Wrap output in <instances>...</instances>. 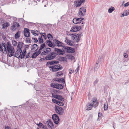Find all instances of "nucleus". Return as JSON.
<instances>
[{
	"label": "nucleus",
	"instance_id": "1",
	"mask_svg": "<svg viewBox=\"0 0 129 129\" xmlns=\"http://www.w3.org/2000/svg\"><path fill=\"white\" fill-rule=\"evenodd\" d=\"M69 35L71 37L72 39L75 40L77 43L79 42L82 36L81 33L79 34L75 33V34H70Z\"/></svg>",
	"mask_w": 129,
	"mask_h": 129
},
{
	"label": "nucleus",
	"instance_id": "2",
	"mask_svg": "<svg viewBox=\"0 0 129 129\" xmlns=\"http://www.w3.org/2000/svg\"><path fill=\"white\" fill-rule=\"evenodd\" d=\"M50 70L52 72H55L60 70L62 69V67L59 64L56 65L49 67Z\"/></svg>",
	"mask_w": 129,
	"mask_h": 129
},
{
	"label": "nucleus",
	"instance_id": "3",
	"mask_svg": "<svg viewBox=\"0 0 129 129\" xmlns=\"http://www.w3.org/2000/svg\"><path fill=\"white\" fill-rule=\"evenodd\" d=\"M54 109L56 112L59 115H62L63 114L64 110L61 107L56 105L54 107Z\"/></svg>",
	"mask_w": 129,
	"mask_h": 129
},
{
	"label": "nucleus",
	"instance_id": "4",
	"mask_svg": "<svg viewBox=\"0 0 129 129\" xmlns=\"http://www.w3.org/2000/svg\"><path fill=\"white\" fill-rule=\"evenodd\" d=\"M56 57V54L55 52H51L45 57V59L46 60H53Z\"/></svg>",
	"mask_w": 129,
	"mask_h": 129
},
{
	"label": "nucleus",
	"instance_id": "5",
	"mask_svg": "<svg viewBox=\"0 0 129 129\" xmlns=\"http://www.w3.org/2000/svg\"><path fill=\"white\" fill-rule=\"evenodd\" d=\"M83 25L79 26H73L71 28L70 31L73 32L78 31L83 28Z\"/></svg>",
	"mask_w": 129,
	"mask_h": 129
},
{
	"label": "nucleus",
	"instance_id": "6",
	"mask_svg": "<svg viewBox=\"0 0 129 129\" xmlns=\"http://www.w3.org/2000/svg\"><path fill=\"white\" fill-rule=\"evenodd\" d=\"M51 85L52 87L58 89H62L64 87L63 85L62 84L52 83Z\"/></svg>",
	"mask_w": 129,
	"mask_h": 129
},
{
	"label": "nucleus",
	"instance_id": "7",
	"mask_svg": "<svg viewBox=\"0 0 129 129\" xmlns=\"http://www.w3.org/2000/svg\"><path fill=\"white\" fill-rule=\"evenodd\" d=\"M52 117L54 123L56 124H58L60 121L58 116L56 114H55L52 115Z\"/></svg>",
	"mask_w": 129,
	"mask_h": 129
},
{
	"label": "nucleus",
	"instance_id": "8",
	"mask_svg": "<svg viewBox=\"0 0 129 129\" xmlns=\"http://www.w3.org/2000/svg\"><path fill=\"white\" fill-rule=\"evenodd\" d=\"M54 51H55V52L56 54V56L57 55H63L65 53V52L63 50L57 48H55Z\"/></svg>",
	"mask_w": 129,
	"mask_h": 129
},
{
	"label": "nucleus",
	"instance_id": "9",
	"mask_svg": "<svg viewBox=\"0 0 129 129\" xmlns=\"http://www.w3.org/2000/svg\"><path fill=\"white\" fill-rule=\"evenodd\" d=\"M64 49L67 50L66 52L68 53H73L75 52V50L74 48L70 47H65Z\"/></svg>",
	"mask_w": 129,
	"mask_h": 129
},
{
	"label": "nucleus",
	"instance_id": "10",
	"mask_svg": "<svg viewBox=\"0 0 129 129\" xmlns=\"http://www.w3.org/2000/svg\"><path fill=\"white\" fill-rule=\"evenodd\" d=\"M102 58V57H99L98 58V61L96 62V64L94 67V70L97 71L99 68V67L101 64V61L100 60Z\"/></svg>",
	"mask_w": 129,
	"mask_h": 129
},
{
	"label": "nucleus",
	"instance_id": "11",
	"mask_svg": "<svg viewBox=\"0 0 129 129\" xmlns=\"http://www.w3.org/2000/svg\"><path fill=\"white\" fill-rule=\"evenodd\" d=\"M53 41V43L55 44L56 46H57L59 47L63 46V43L57 39H54Z\"/></svg>",
	"mask_w": 129,
	"mask_h": 129
},
{
	"label": "nucleus",
	"instance_id": "12",
	"mask_svg": "<svg viewBox=\"0 0 129 129\" xmlns=\"http://www.w3.org/2000/svg\"><path fill=\"white\" fill-rule=\"evenodd\" d=\"M22 52L21 49H17L15 54L14 56L17 58H19L21 56V53Z\"/></svg>",
	"mask_w": 129,
	"mask_h": 129
},
{
	"label": "nucleus",
	"instance_id": "13",
	"mask_svg": "<svg viewBox=\"0 0 129 129\" xmlns=\"http://www.w3.org/2000/svg\"><path fill=\"white\" fill-rule=\"evenodd\" d=\"M59 63V62L57 60H52L50 61L47 62L46 65L47 66H49V65H55Z\"/></svg>",
	"mask_w": 129,
	"mask_h": 129
},
{
	"label": "nucleus",
	"instance_id": "14",
	"mask_svg": "<svg viewBox=\"0 0 129 129\" xmlns=\"http://www.w3.org/2000/svg\"><path fill=\"white\" fill-rule=\"evenodd\" d=\"M24 34L26 37H29L30 36V33L29 30L27 28H25L24 30Z\"/></svg>",
	"mask_w": 129,
	"mask_h": 129
},
{
	"label": "nucleus",
	"instance_id": "15",
	"mask_svg": "<svg viewBox=\"0 0 129 129\" xmlns=\"http://www.w3.org/2000/svg\"><path fill=\"white\" fill-rule=\"evenodd\" d=\"M20 25L18 23L14 22L13 23V25L11 26V28L13 30V31H14L16 30V28L14 29V28L17 27L18 28L19 27Z\"/></svg>",
	"mask_w": 129,
	"mask_h": 129
},
{
	"label": "nucleus",
	"instance_id": "16",
	"mask_svg": "<svg viewBox=\"0 0 129 129\" xmlns=\"http://www.w3.org/2000/svg\"><path fill=\"white\" fill-rule=\"evenodd\" d=\"M93 107V104L90 103H88L86 105V109L87 110H91Z\"/></svg>",
	"mask_w": 129,
	"mask_h": 129
},
{
	"label": "nucleus",
	"instance_id": "17",
	"mask_svg": "<svg viewBox=\"0 0 129 129\" xmlns=\"http://www.w3.org/2000/svg\"><path fill=\"white\" fill-rule=\"evenodd\" d=\"M46 42L47 45L50 47H53L55 46V44L53 43L50 40H47Z\"/></svg>",
	"mask_w": 129,
	"mask_h": 129
},
{
	"label": "nucleus",
	"instance_id": "18",
	"mask_svg": "<svg viewBox=\"0 0 129 129\" xmlns=\"http://www.w3.org/2000/svg\"><path fill=\"white\" fill-rule=\"evenodd\" d=\"M66 39L65 40V42L68 45L71 46H73V45L72 43L71 42L70 40L68 39L67 37H66L65 38Z\"/></svg>",
	"mask_w": 129,
	"mask_h": 129
},
{
	"label": "nucleus",
	"instance_id": "19",
	"mask_svg": "<svg viewBox=\"0 0 129 129\" xmlns=\"http://www.w3.org/2000/svg\"><path fill=\"white\" fill-rule=\"evenodd\" d=\"M92 101L93 104L94 105V107L95 108L99 104V102L97 101V99L96 98H94L93 99Z\"/></svg>",
	"mask_w": 129,
	"mask_h": 129
},
{
	"label": "nucleus",
	"instance_id": "20",
	"mask_svg": "<svg viewBox=\"0 0 129 129\" xmlns=\"http://www.w3.org/2000/svg\"><path fill=\"white\" fill-rule=\"evenodd\" d=\"M41 51H38L35 52L33 54L31 57L32 58H36L41 53Z\"/></svg>",
	"mask_w": 129,
	"mask_h": 129
},
{
	"label": "nucleus",
	"instance_id": "21",
	"mask_svg": "<svg viewBox=\"0 0 129 129\" xmlns=\"http://www.w3.org/2000/svg\"><path fill=\"white\" fill-rule=\"evenodd\" d=\"M85 0H79L76 2L75 6H79L81 5V4L84 2Z\"/></svg>",
	"mask_w": 129,
	"mask_h": 129
},
{
	"label": "nucleus",
	"instance_id": "22",
	"mask_svg": "<svg viewBox=\"0 0 129 129\" xmlns=\"http://www.w3.org/2000/svg\"><path fill=\"white\" fill-rule=\"evenodd\" d=\"M54 81H57L58 82L60 83H65V80L63 78H61L57 80H56V79H54Z\"/></svg>",
	"mask_w": 129,
	"mask_h": 129
},
{
	"label": "nucleus",
	"instance_id": "23",
	"mask_svg": "<svg viewBox=\"0 0 129 129\" xmlns=\"http://www.w3.org/2000/svg\"><path fill=\"white\" fill-rule=\"evenodd\" d=\"M47 123L49 128H50L51 129H52L53 128L54 125L52 122L50 121H47Z\"/></svg>",
	"mask_w": 129,
	"mask_h": 129
},
{
	"label": "nucleus",
	"instance_id": "24",
	"mask_svg": "<svg viewBox=\"0 0 129 129\" xmlns=\"http://www.w3.org/2000/svg\"><path fill=\"white\" fill-rule=\"evenodd\" d=\"M26 53V49H24L22 52V53H21V56L20 57L21 59H22L25 56Z\"/></svg>",
	"mask_w": 129,
	"mask_h": 129
},
{
	"label": "nucleus",
	"instance_id": "25",
	"mask_svg": "<svg viewBox=\"0 0 129 129\" xmlns=\"http://www.w3.org/2000/svg\"><path fill=\"white\" fill-rule=\"evenodd\" d=\"M32 48L31 49V50H33L34 51H37L39 47L38 45L37 44H34L32 45Z\"/></svg>",
	"mask_w": 129,
	"mask_h": 129
},
{
	"label": "nucleus",
	"instance_id": "26",
	"mask_svg": "<svg viewBox=\"0 0 129 129\" xmlns=\"http://www.w3.org/2000/svg\"><path fill=\"white\" fill-rule=\"evenodd\" d=\"M23 44V43L22 42H20L18 43L17 46V49H21Z\"/></svg>",
	"mask_w": 129,
	"mask_h": 129
},
{
	"label": "nucleus",
	"instance_id": "27",
	"mask_svg": "<svg viewBox=\"0 0 129 129\" xmlns=\"http://www.w3.org/2000/svg\"><path fill=\"white\" fill-rule=\"evenodd\" d=\"M10 24L8 22H6V23H5L2 24V28L3 29H4L5 27H7Z\"/></svg>",
	"mask_w": 129,
	"mask_h": 129
},
{
	"label": "nucleus",
	"instance_id": "28",
	"mask_svg": "<svg viewBox=\"0 0 129 129\" xmlns=\"http://www.w3.org/2000/svg\"><path fill=\"white\" fill-rule=\"evenodd\" d=\"M82 10H79V11L78 14V16L80 17H82L84 15L85 13H84V12H83Z\"/></svg>",
	"mask_w": 129,
	"mask_h": 129
},
{
	"label": "nucleus",
	"instance_id": "29",
	"mask_svg": "<svg viewBox=\"0 0 129 129\" xmlns=\"http://www.w3.org/2000/svg\"><path fill=\"white\" fill-rule=\"evenodd\" d=\"M58 60L61 61H65L67 62V58L66 57H60L58 58Z\"/></svg>",
	"mask_w": 129,
	"mask_h": 129
},
{
	"label": "nucleus",
	"instance_id": "30",
	"mask_svg": "<svg viewBox=\"0 0 129 129\" xmlns=\"http://www.w3.org/2000/svg\"><path fill=\"white\" fill-rule=\"evenodd\" d=\"M57 99L60 100L62 102L64 101V99L63 97L61 95H58Z\"/></svg>",
	"mask_w": 129,
	"mask_h": 129
},
{
	"label": "nucleus",
	"instance_id": "31",
	"mask_svg": "<svg viewBox=\"0 0 129 129\" xmlns=\"http://www.w3.org/2000/svg\"><path fill=\"white\" fill-rule=\"evenodd\" d=\"M20 31H18L15 35V38L16 39H18L20 37Z\"/></svg>",
	"mask_w": 129,
	"mask_h": 129
},
{
	"label": "nucleus",
	"instance_id": "32",
	"mask_svg": "<svg viewBox=\"0 0 129 129\" xmlns=\"http://www.w3.org/2000/svg\"><path fill=\"white\" fill-rule=\"evenodd\" d=\"M79 10H82L84 13H85L86 12V8L85 7H82L79 8Z\"/></svg>",
	"mask_w": 129,
	"mask_h": 129
},
{
	"label": "nucleus",
	"instance_id": "33",
	"mask_svg": "<svg viewBox=\"0 0 129 129\" xmlns=\"http://www.w3.org/2000/svg\"><path fill=\"white\" fill-rule=\"evenodd\" d=\"M47 37L49 40H52L53 39V37L52 35L50 33H48L47 34Z\"/></svg>",
	"mask_w": 129,
	"mask_h": 129
},
{
	"label": "nucleus",
	"instance_id": "34",
	"mask_svg": "<svg viewBox=\"0 0 129 129\" xmlns=\"http://www.w3.org/2000/svg\"><path fill=\"white\" fill-rule=\"evenodd\" d=\"M45 46L46 45L44 43H43V44H42L40 46V48L39 49L38 51H41V50L43 48H44L45 47Z\"/></svg>",
	"mask_w": 129,
	"mask_h": 129
},
{
	"label": "nucleus",
	"instance_id": "35",
	"mask_svg": "<svg viewBox=\"0 0 129 129\" xmlns=\"http://www.w3.org/2000/svg\"><path fill=\"white\" fill-rule=\"evenodd\" d=\"M129 10L128 9L127 10L125 11V12H124L122 14L123 16H127L129 14Z\"/></svg>",
	"mask_w": 129,
	"mask_h": 129
},
{
	"label": "nucleus",
	"instance_id": "36",
	"mask_svg": "<svg viewBox=\"0 0 129 129\" xmlns=\"http://www.w3.org/2000/svg\"><path fill=\"white\" fill-rule=\"evenodd\" d=\"M115 10L114 7H111L108 10V12L109 13H112Z\"/></svg>",
	"mask_w": 129,
	"mask_h": 129
},
{
	"label": "nucleus",
	"instance_id": "37",
	"mask_svg": "<svg viewBox=\"0 0 129 129\" xmlns=\"http://www.w3.org/2000/svg\"><path fill=\"white\" fill-rule=\"evenodd\" d=\"M10 52V54L8 56L9 57H11L12 56H13L14 55V54L15 52V50L13 48V50H11Z\"/></svg>",
	"mask_w": 129,
	"mask_h": 129
},
{
	"label": "nucleus",
	"instance_id": "38",
	"mask_svg": "<svg viewBox=\"0 0 129 129\" xmlns=\"http://www.w3.org/2000/svg\"><path fill=\"white\" fill-rule=\"evenodd\" d=\"M45 50L46 51L48 54V53L50 52L51 51V49L50 48H46L45 49Z\"/></svg>",
	"mask_w": 129,
	"mask_h": 129
},
{
	"label": "nucleus",
	"instance_id": "39",
	"mask_svg": "<svg viewBox=\"0 0 129 129\" xmlns=\"http://www.w3.org/2000/svg\"><path fill=\"white\" fill-rule=\"evenodd\" d=\"M36 31H38L36 30V31L33 30H31V33H32L33 35H34L35 36L36 35H38V34L36 32Z\"/></svg>",
	"mask_w": 129,
	"mask_h": 129
},
{
	"label": "nucleus",
	"instance_id": "40",
	"mask_svg": "<svg viewBox=\"0 0 129 129\" xmlns=\"http://www.w3.org/2000/svg\"><path fill=\"white\" fill-rule=\"evenodd\" d=\"M63 73L62 71H60L59 72H57L56 74V76H59L61 75H62Z\"/></svg>",
	"mask_w": 129,
	"mask_h": 129
},
{
	"label": "nucleus",
	"instance_id": "41",
	"mask_svg": "<svg viewBox=\"0 0 129 129\" xmlns=\"http://www.w3.org/2000/svg\"><path fill=\"white\" fill-rule=\"evenodd\" d=\"M13 45L14 46H16L17 44V42L15 40H13L12 41Z\"/></svg>",
	"mask_w": 129,
	"mask_h": 129
},
{
	"label": "nucleus",
	"instance_id": "42",
	"mask_svg": "<svg viewBox=\"0 0 129 129\" xmlns=\"http://www.w3.org/2000/svg\"><path fill=\"white\" fill-rule=\"evenodd\" d=\"M67 56H68V58L72 60L75 59L74 57V56L72 55H67Z\"/></svg>",
	"mask_w": 129,
	"mask_h": 129
},
{
	"label": "nucleus",
	"instance_id": "43",
	"mask_svg": "<svg viewBox=\"0 0 129 129\" xmlns=\"http://www.w3.org/2000/svg\"><path fill=\"white\" fill-rule=\"evenodd\" d=\"M40 34L41 37H43L44 38V39H46V35L45 33H41Z\"/></svg>",
	"mask_w": 129,
	"mask_h": 129
},
{
	"label": "nucleus",
	"instance_id": "44",
	"mask_svg": "<svg viewBox=\"0 0 129 129\" xmlns=\"http://www.w3.org/2000/svg\"><path fill=\"white\" fill-rule=\"evenodd\" d=\"M39 127L40 128H42L43 129L45 127L44 126L43 124L41 122H39Z\"/></svg>",
	"mask_w": 129,
	"mask_h": 129
},
{
	"label": "nucleus",
	"instance_id": "45",
	"mask_svg": "<svg viewBox=\"0 0 129 129\" xmlns=\"http://www.w3.org/2000/svg\"><path fill=\"white\" fill-rule=\"evenodd\" d=\"M57 104L60 106H63L64 105V103L59 101H58Z\"/></svg>",
	"mask_w": 129,
	"mask_h": 129
},
{
	"label": "nucleus",
	"instance_id": "46",
	"mask_svg": "<svg viewBox=\"0 0 129 129\" xmlns=\"http://www.w3.org/2000/svg\"><path fill=\"white\" fill-rule=\"evenodd\" d=\"M108 108V105L107 104V105L105 104L104 106V109L105 111H106L107 110Z\"/></svg>",
	"mask_w": 129,
	"mask_h": 129
},
{
	"label": "nucleus",
	"instance_id": "47",
	"mask_svg": "<svg viewBox=\"0 0 129 129\" xmlns=\"http://www.w3.org/2000/svg\"><path fill=\"white\" fill-rule=\"evenodd\" d=\"M38 40H39V43H43V39L42 38H41L40 37H39L38 39Z\"/></svg>",
	"mask_w": 129,
	"mask_h": 129
},
{
	"label": "nucleus",
	"instance_id": "48",
	"mask_svg": "<svg viewBox=\"0 0 129 129\" xmlns=\"http://www.w3.org/2000/svg\"><path fill=\"white\" fill-rule=\"evenodd\" d=\"M69 74H71L73 73L74 70L70 68L69 69Z\"/></svg>",
	"mask_w": 129,
	"mask_h": 129
},
{
	"label": "nucleus",
	"instance_id": "49",
	"mask_svg": "<svg viewBox=\"0 0 129 129\" xmlns=\"http://www.w3.org/2000/svg\"><path fill=\"white\" fill-rule=\"evenodd\" d=\"M52 101L54 103L57 104L58 103V102L59 100H58L56 99H52Z\"/></svg>",
	"mask_w": 129,
	"mask_h": 129
},
{
	"label": "nucleus",
	"instance_id": "50",
	"mask_svg": "<svg viewBox=\"0 0 129 129\" xmlns=\"http://www.w3.org/2000/svg\"><path fill=\"white\" fill-rule=\"evenodd\" d=\"M47 52H46V51L45 50L44 51L42 52V53H41V54L42 55H45L47 54Z\"/></svg>",
	"mask_w": 129,
	"mask_h": 129
},
{
	"label": "nucleus",
	"instance_id": "51",
	"mask_svg": "<svg viewBox=\"0 0 129 129\" xmlns=\"http://www.w3.org/2000/svg\"><path fill=\"white\" fill-rule=\"evenodd\" d=\"M52 96L55 99H57L58 95H56L55 94L53 93H52Z\"/></svg>",
	"mask_w": 129,
	"mask_h": 129
},
{
	"label": "nucleus",
	"instance_id": "52",
	"mask_svg": "<svg viewBox=\"0 0 129 129\" xmlns=\"http://www.w3.org/2000/svg\"><path fill=\"white\" fill-rule=\"evenodd\" d=\"M73 23L75 24H78V22H77L76 20V18H74L73 20Z\"/></svg>",
	"mask_w": 129,
	"mask_h": 129
},
{
	"label": "nucleus",
	"instance_id": "53",
	"mask_svg": "<svg viewBox=\"0 0 129 129\" xmlns=\"http://www.w3.org/2000/svg\"><path fill=\"white\" fill-rule=\"evenodd\" d=\"M98 82V80L97 79L95 81H94V82L93 83V85L94 86H95L96 85L97 83V82Z\"/></svg>",
	"mask_w": 129,
	"mask_h": 129
},
{
	"label": "nucleus",
	"instance_id": "54",
	"mask_svg": "<svg viewBox=\"0 0 129 129\" xmlns=\"http://www.w3.org/2000/svg\"><path fill=\"white\" fill-rule=\"evenodd\" d=\"M26 42L27 43L29 42V43H31V41L30 39L29 38H26Z\"/></svg>",
	"mask_w": 129,
	"mask_h": 129
},
{
	"label": "nucleus",
	"instance_id": "55",
	"mask_svg": "<svg viewBox=\"0 0 129 129\" xmlns=\"http://www.w3.org/2000/svg\"><path fill=\"white\" fill-rule=\"evenodd\" d=\"M102 115V114L101 113H99L98 115V119H99V118L100 117H101Z\"/></svg>",
	"mask_w": 129,
	"mask_h": 129
},
{
	"label": "nucleus",
	"instance_id": "56",
	"mask_svg": "<svg viewBox=\"0 0 129 129\" xmlns=\"http://www.w3.org/2000/svg\"><path fill=\"white\" fill-rule=\"evenodd\" d=\"M30 53V52H28L27 54L26 55V57L25 58V59H26L29 58V54Z\"/></svg>",
	"mask_w": 129,
	"mask_h": 129
},
{
	"label": "nucleus",
	"instance_id": "57",
	"mask_svg": "<svg viewBox=\"0 0 129 129\" xmlns=\"http://www.w3.org/2000/svg\"><path fill=\"white\" fill-rule=\"evenodd\" d=\"M29 45H26L25 46V48L24 49H26H26H28L29 48Z\"/></svg>",
	"mask_w": 129,
	"mask_h": 129
},
{
	"label": "nucleus",
	"instance_id": "58",
	"mask_svg": "<svg viewBox=\"0 0 129 129\" xmlns=\"http://www.w3.org/2000/svg\"><path fill=\"white\" fill-rule=\"evenodd\" d=\"M78 66L77 67V68L76 69L75 71V72H76V73H77L79 69V64H78Z\"/></svg>",
	"mask_w": 129,
	"mask_h": 129
},
{
	"label": "nucleus",
	"instance_id": "59",
	"mask_svg": "<svg viewBox=\"0 0 129 129\" xmlns=\"http://www.w3.org/2000/svg\"><path fill=\"white\" fill-rule=\"evenodd\" d=\"M7 47H11V45L10 43L7 42Z\"/></svg>",
	"mask_w": 129,
	"mask_h": 129
},
{
	"label": "nucleus",
	"instance_id": "60",
	"mask_svg": "<svg viewBox=\"0 0 129 129\" xmlns=\"http://www.w3.org/2000/svg\"><path fill=\"white\" fill-rule=\"evenodd\" d=\"M7 50L8 53H10V51L11 50V47H7Z\"/></svg>",
	"mask_w": 129,
	"mask_h": 129
},
{
	"label": "nucleus",
	"instance_id": "61",
	"mask_svg": "<svg viewBox=\"0 0 129 129\" xmlns=\"http://www.w3.org/2000/svg\"><path fill=\"white\" fill-rule=\"evenodd\" d=\"M3 47L2 45V46L1 44L0 43V52H3V50L2 49Z\"/></svg>",
	"mask_w": 129,
	"mask_h": 129
},
{
	"label": "nucleus",
	"instance_id": "62",
	"mask_svg": "<svg viewBox=\"0 0 129 129\" xmlns=\"http://www.w3.org/2000/svg\"><path fill=\"white\" fill-rule=\"evenodd\" d=\"M76 20L77 22H78V24L81 23L80 21L79 20V18H76Z\"/></svg>",
	"mask_w": 129,
	"mask_h": 129
},
{
	"label": "nucleus",
	"instance_id": "63",
	"mask_svg": "<svg viewBox=\"0 0 129 129\" xmlns=\"http://www.w3.org/2000/svg\"><path fill=\"white\" fill-rule=\"evenodd\" d=\"M124 6L125 7H126L128 6L129 5V3L128 2H127L125 4H124Z\"/></svg>",
	"mask_w": 129,
	"mask_h": 129
},
{
	"label": "nucleus",
	"instance_id": "64",
	"mask_svg": "<svg viewBox=\"0 0 129 129\" xmlns=\"http://www.w3.org/2000/svg\"><path fill=\"white\" fill-rule=\"evenodd\" d=\"M34 39V42L35 43H36L38 41L37 39L36 38H35Z\"/></svg>",
	"mask_w": 129,
	"mask_h": 129
}]
</instances>
